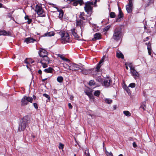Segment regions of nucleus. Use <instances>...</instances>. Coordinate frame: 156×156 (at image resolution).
<instances>
[{"mask_svg":"<svg viewBox=\"0 0 156 156\" xmlns=\"http://www.w3.org/2000/svg\"><path fill=\"white\" fill-rule=\"evenodd\" d=\"M70 98L71 100H73V97L71 96H70Z\"/></svg>","mask_w":156,"mask_h":156,"instance_id":"60","label":"nucleus"},{"mask_svg":"<svg viewBox=\"0 0 156 156\" xmlns=\"http://www.w3.org/2000/svg\"><path fill=\"white\" fill-rule=\"evenodd\" d=\"M32 22V20L31 19H29L27 20V23L28 24H30Z\"/></svg>","mask_w":156,"mask_h":156,"instance_id":"51","label":"nucleus"},{"mask_svg":"<svg viewBox=\"0 0 156 156\" xmlns=\"http://www.w3.org/2000/svg\"><path fill=\"white\" fill-rule=\"evenodd\" d=\"M94 36V38L96 40H98L100 38L101 35L99 33H96Z\"/></svg>","mask_w":156,"mask_h":156,"instance_id":"26","label":"nucleus"},{"mask_svg":"<svg viewBox=\"0 0 156 156\" xmlns=\"http://www.w3.org/2000/svg\"><path fill=\"white\" fill-rule=\"evenodd\" d=\"M47 79V78H45L44 79H42V82H44L45 80H46Z\"/></svg>","mask_w":156,"mask_h":156,"instance_id":"59","label":"nucleus"},{"mask_svg":"<svg viewBox=\"0 0 156 156\" xmlns=\"http://www.w3.org/2000/svg\"><path fill=\"white\" fill-rule=\"evenodd\" d=\"M119 13L116 19V22H119L120 21V19L122 18L123 16V13L122 12L121 9L119 8Z\"/></svg>","mask_w":156,"mask_h":156,"instance_id":"14","label":"nucleus"},{"mask_svg":"<svg viewBox=\"0 0 156 156\" xmlns=\"http://www.w3.org/2000/svg\"><path fill=\"white\" fill-rule=\"evenodd\" d=\"M136 86V84L134 83H132L129 84L128 87H131L132 88H134Z\"/></svg>","mask_w":156,"mask_h":156,"instance_id":"40","label":"nucleus"},{"mask_svg":"<svg viewBox=\"0 0 156 156\" xmlns=\"http://www.w3.org/2000/svg\"><path fill=\"white\" fill-rule=\"evenodd\" d=\"M96 80L99 83H102L103 81L102 80L100 76H98Z\"/></svg>","mask_w":156,"mask_h":156,"instance_id":"39","label":"nucleus"},{"mask_svg":"<svg viewBox=\"0 0 156 156\" xmlns=\"http://www.w3.org/2000/svg\"><path fill=\"white\" fill-rule=\"evenodd\" d=\"M21 106H25L28 104L26 99V96H24L21 100Z\"/></svg>","mask_w":156,"mask_h":156,"instance_id":"17","label":"nucleus"},{"mask_svg":"<svg viewBox=\"0 0 156 156\" xmlns=\"http://www.w3.org/2000/svg\"><path fill=\"white\" fill-rule=\"evenodd\" d=\"M130 71L133 76L135 79H136L138 78L139 74L138 72L134 68L130 70Z\"/></svg>","mask_w":156,"mask_h":156,"instance_id":"12","label":"nucleus"},{"mask_svg":"<svg viewBox=\"0 0 156 156\" xmlns=\"http://www.w3.org/2000/svg\"><path fill=\"white\" fill-rule=\"evenodd\" d=\"M100 93H101V92H100V90H97L95 91L94 92V95L95 96L98 97L99 96V95L100 94Z\"/></svg>","mask_w":156,"mask_h":156,"instance_id":"30","label":"nucleus"},{"mask_svg":"<svg viewBox=\"0 0 156 156\" xmlns=\"http://www.w3.org/2000/svg\"><path fill=\"white\" fill-rule=\"evenodd\" d=\"M62 43H66L71 41L70 38L68 33L65 31L60 32Z\"/></svg>","mask_w":156,"mask_h":156,"instance_id":"4","label":"nucleus"},{"mask_svg":"<svg viewBox=\"0 0 156 156\" xmlns=\"http://www.w3.org/2000/svg\"><path fill=\"white\" fill-rule=\"evenodd\" d=\"M9 34V33L8 32H7L6 31L4 30H0V35H8Z\"/></svg>","mask_w":156,"mask_h":156,"instance_id":"23","label":"nucleus"},{"mask_svg":"<svg viewBox=\"0 0 156 156\" xmlns=\"http://www.w3.org/2000/svg\"><path fill=\"white\" fill-rule=\"evenodd\" d=\"M58 56L62 60H63L64 61H68L69 60L67 58H65L62 55L59 54Z\"/></svg>","mask_w":156,"mask_h":156,"instance_id":"32","label":"nucleus"},{"mask_svg":"<svg viewBox=\"0 0 156 156\" xmlns=\"http://www.w3.org/2000/svg\"><path fill=\"white\" fill-rule=\"evenodd\" d=\"M154 0H150V1H151V2H152L153 3Z\"/></svg>","mask_w":156,"mask_h":156,"instance_id":"63","label":"nucleus"},{"mask_svg":"<svg viewBox=\"0 0 156 156\" xmlns=\"http://www.w3.org/2000/svg\"><path fill=\"white\" fill-rule=\"evenodd\" d=\"M54 69L51 67H49L47 69H46L44 70L45 72L48 73H52Z\"/></svg>","mask_w":156,"mask_h":156,"instance_id":"20","label":"nucleus"},{"mask_svg":"<svg viewBox=\"0 0 156 156\" xmlns=\"http://www.w3.org/2000/svg\"><path fill=\"white\" fill-rule=\"evenodd\" d=\"M25 19L26 20H28L29 19L28 18V16H27L25 17Z\"/></svg>","mask_w":156,"mask_h":156,"instance_id":"56","label":"nucleus"},{"mask_svg":"<svg viewBox=\"0 0 156 156\" xmlns=\"http://www.w3.org/2000/svg\"><path fill=\"white\" fill-rule=\"evenodd\" d=\"M41 63L42 64V66L44 68H45L46 67H47L48 66L47 65L48 63H46L43 62V63Z\"/></svg>","mask_w":156,"mask_h":156,"instance_id":"43","label":"nucleus"},{"mask_svg":"<svg viewBox=\"0 0 156 156\" xmlns=\"http://www.w3.org/2000/svg\"><path fill=\"white\" fill-rule=\"evenodd\" d=\"M125 89L129 95H130L131 94V91L128 87H126L125 88Z\"/></svg>","mask_w":156,"mask_h":156,"instance_id":"35","label":"nucleus"},{"mask_svg":"<svg viewBox=\"0 0 156 156\" xmlns=\"http://www.w3.org/2000/svg\"><path fill=\"white\" fill-rule=\"evenodd\" d=\"M2 4L0 3V8L2 7Z\"/></svg>","mask_w":156,"mask_h":156,"instance_id":"62","label":"nucleus"},{"mask_svg":"<svg viewBox=\"0 0 156 156\" xmlns=\"http://www.w3.org/2000/svg\"><path fill=\"white\" fill-rule=\"evenodd\" d=\"M116 56L118 58H121L122 59L124 58V55L121 53L117 52L116 53Z\"/></svg>","mask_w":156,"mask_h":156,"instance_id":"25","label":"nucleus"},{"mask_svg":"<svg viewBox=\"0 0 156 156\" xmlns=\"http://www.w3.org/2000/svg\"><path fill=\"white\" fill-rule=\"evenodd\" d=\"M86 22L81 19L76 20V26L80 27L81 29V33L83 32Z\"/></svg>","mask_w":156,"mask_h":156,"instance_id":"6","label":"nucleus"},{"mask_svg":"<svg viewBox=\"0 0 156 156\" xmlns=\"http://www.w3.org/2000/svg\"><path fill=\"white\" fill-rule=\"evenodd\" d=\"M92 90L90 89L86 90L85 91V92L86 94L90 98L92 96Z\"/></svg>","mask_w":156,"mask_h":156,"instance_id":"19","label":"nucleus"},{"mask_svg":"<svg viewBox=\"0 0 156 156\" xmlns=\"http://www.w3.org/2000/svg\"><path fill=\"white\" fill-rule=\"evenodd\" d=\"M113 32L112 39L116 41L119 40L122 35L121 28L119 27H116L114 30Z\"/></svg>","mask_w":156,"mask_h":156,"instance_id":"2","label":"nucleus"},{"mask_svg":"<svg viewBox=\"0 0 156 156\" xmlns=\"http://www.w3.org/2000/svg\"><path fill=\"white\" fill-rule=\"evenodd\" d=\"M110 26L109 25H108L106 27H105L104 28V31H108L110 28Z\"/></svg>","mask_w":156,"mask_h":156,"instance_id":"44","label":"nucleus"},{"mask_svg":"<svg viewBox=\"0 0 156 156\" xmlns=\"http://www.w3.org/2000/svg\"><path fill=\"white\" fill-rule=\"evenodd\" d=\"M26 99L28 104L29 102H30L31 103H32L33 98L32 97L26 96Z\"/></svg>","mask_w":156,"mask_h":156,"instance_id":"24","label":"nucleus"},{"mask_svg":"<svg viewBox=\"0 0 156 156\" xmlns=\"http://www.w3.org/2000/svg\"><path fill=\"white\" fill-rule=\"evenodd\" d=\"M105 154L107 156H113L112 153L111 152H109L107 151H106Z\"/></svg>","mask_w":156,"mask_h":156,"instance_id":"36","label":"nucleus"},{"mask_svg":"<svg viewBox=\"0 0 156 156\" xmlns=\"http://www.w3.org/2000/svg\"><path fill=\"white\" fill-rule=\"evenodd\" d=\"M123 114L126 116H131V113L128 111H125L123 112Z\"/></svg>","mask_w":156,"mask_h":156,"instance_id":"27","label":"nucleus"},{"mask_svg":"<svg viewBox=\"0 0 156 156\" xmlns=\"http://www.w3.org/2000/svg\"><path fill=\"white\" fill-rule=\"evenodd\" d=\"M63 12L62 11H61L60 12L58 17L59 18L61 19L63 16Z\"/></svg>","mask_w":156,"mask_h":156,"instance_id":"42","label":"nucleus"},{"mask_svg":"<svg viewBox=\"0 0 156 156\" xmlns=\"http://www.w3.org/2000/svg\"><path fill=\"white\" fill-rule=\"evenodd\" d=\"M64 147V145L62 144L61 143H59V148L60 149H63Z\"/></svg>","mask_w":156,"mask_h":156,"instance_id":"45","label":"nucleus"},{"mask_svg":"<svg viewBox=\"0 0 156 156\" xmlns=\"http://www.w3.org/2000/svg\"><path fill=\"white\" fill-rule=\"evenodd\" d=\"M71 31L72 35L76 39H78L79 38V36L77 34V31L75 28H73L71 29Z\"/></svg>","mask_w":156,"mask_h":156,"instance_id":"15","label":"nucleus"},{"mask_svg":"<svg viewBox=\"0 0 156 156\" xmlns=\"http://www.w3.org/2000/svg\"><path fill=\"white\" fill-rule=\"evenodd\" d=\"M27 60H30V61L31 60L30 59L26 58L24 61L27 64H30V62L28 61H27Z\"/></svg>","mask_w":156,"mask_h":156,"instance_id":"47","label":"nucleus"},{"mask_svg":"<svg viewBox=\"0 0 156 156\" xmlns=\"http://www.w3.org/2000/svg\"><path fill=\"white\" fill-rule=\"evenodd\" d=\"M38 73L40 74H41L42 73V71L40 69L38 71Z\"/></svg>","mask_w":156,"mask_h":156,"instance_id":"55","label":"nucleus"},{"mask_svg":"<svg viewBox=\"0 0 156 156\" xmlns=\"http://www.w3.org/2000/svg\"><path fill=\"white\" fill-rule=\"evenodd\" d=\"M68 105L70 109H72V108L73 106L70 103L68 104Z\"/></svg>","mask_w":156,"mask_h":156,"instance_id":"53","label":"nucleus"},{"mask_svg":"<svg viewBox=\"0 0 156 156\" xmlns=\"http://www.w3.org/2000/svg\"><path fill=\"white\" fill-rule=\"evenodd\" d=\"M43 96L47 98L48 99H50V97L49 95L46 94H43Z\"/></svg>","mask_w":156,"mask_h":156,"instance_id":"46","label":"nucleus"},{"mask_svg":"<svg viewBox=\"0 0 156 156\" xmlns=\"http://www.w3.org/2000/svg\"><path fill=\"white\" fill-rule=\"evenodd\" d=\"M118 156H123V155L122 154H120Z\"/></svg>","mask_w":156,"mask_h":156,"instance_id":"64","label":"nucleus"},{"mask_svg":"<svg viewBox=\"0 0 156 156\" xmlns=\"http://www.w3.org/2000/svg\"><path fill=\"white\" fill-rule=\"evenodd\" d=\"M125 65L126 66V69H128V67L127 63V62H126V63H125Z\"/></svg>","mask_w":156,"mask_h":156,"instance_id":"54","label":"nucleus"},{"mask_svg":"<svg viewBox=\"0 0 156 156\" xmlns=\"http://www.w3.org/2000/svg\"><path fill=\"white\" fill-rule=\"evenodd\" d=\"M127 63V65L128 66L129 68H130V70L134 68V67H133L132 64L131 63Z\"/></svg>","mask_w":156,"mask_h":156,"instance_id":"37","label":"nucleus"},{"mask_svg":"<svg viewBox=\"0 0 156 156\" xmlns=\"http://www.w3.org/2000/svg\"><path fill=\"white\" fill-rule=\"evenodd\" d=\"M80 19L86 22L88 20H89L91 19V18L89 16V17L85 15L84 12H80V14L79 16Z\"/></svg>","mask_w":156,"mask_h":156,"instance_id":"7","label":"nucleus"},{"mask_svg":"<svg viewBox=\"0 0 156 156\" xmlns=\"http://www.w3.org/2000/svg\"><path fill=\"white\" fill-rule=\"evenodd\" d=\"M63 78L62 76H59L57 77V80L59 83H62L63 81Z\"/></svg>","mask_w":156,"mask_h":156,"instance_id":"33","label":"nucleus"},{"mask_svg":"<svg viewBox=\"0 0 156 156\" xmlns=\"http://www.w3.org/2000/svg\"><path fill=\"white\" fill-rule=\"evenodd\" d=\"M105 103L108 104H111L112 102V101L111 99L109 98H105Z\"/></svg>","mask_w":156,"mask_h":156,"instance_id":"28","label":"nucleus"},{"mask_svg":"<svg viewBox=\"0 0 156 156\" xmlns=\"http://www.w3.org/2000/svg\"><path fill=\"white\" fill-rule=\"evenodd\" d=\"M42 58L41 61V63H50V60L48 57L46 55V56L42 57Z\"/></svg>","mask_w":156,"mask_h":156,"instance_id":"16","label":"nucleus"},{"mask_svg":"<svg viewBox=\"0 0 156 156\" xmlns=\"http://www.w3.org/2000/svg\"><path fill=\"white\" fill-rule=\"evenodd\" d=\"M97 0H95V2L93 3V1H88L85 3V6L84 9L85 11L90 16L92 12L93 7L92 5H94L95 6H96V3Z\"/></svg>","mask_w":156,"mask_h":156,"instance_id":"1","label":"nucleus"},{"mask_svg":"<svg viewBox=\"0 0 156 156\" xmlns=\"http://www.w3.org/2000/svg\"><path fill=\"white\" fill-rule=\"evenodd\" d=\"M145 104L146 102H143L141 104L140 108L144 110H145Z\"/></svg>","mask_w":156,"mask_h":156,"instance_id":"29","label":"nucleus"},{"mask_svg":"<svg viewBox=\"0 0 156 156\" xmlns=\"http://www.w3.org/2000/svg\"><path fill=\"white\" fill-rule=\"evenodd\" d=\"M112 83V81L111 79L108 77L105 79L102 84L105 87H108L111 85Z\"/></svg>","mask_w":156,"mask_h":156,"instance_id":"8","label":"nucleus"},{"mask_svg":"<svg viewBox=\"0 0 156 156\" xmlns=\"http://www.w3.org/2000/svg\"><path fill=\"white\" fill-rule=\"evenodd\" d=\"M54 34H55L53 32L51 31V32H48L47 33L44 34L43 35V36L51 37V36H54Z\"/></svg>","mask_w":156,"mask_h":156,"instance_id":"22","label":"nucleus"},{"mask_svg":"<svg viewBox=\"0 0 156 156\" xmlns=\"http://www.w3.org/2000/svg\"><path fill=\"white\" fill-rule=\"evenodd\" d=\"M145 44L147 45V47L148 45H149L150 44H151L150 42H149L148 43H146Z\"/></svg>","mask_w":156,"mask_h":156,"instance_id":"57","label":"nucleus"},{"mask_svg":"<svg viewBox=\"0 0 156 156\" xmlns=\"http://www.w3.org/2000/svg\"><path fill=\"white\" fill-rule=\"evenodd\" d=\"M38 54L41 57H42L47 55L48 52L46 50L42 48H40Z\"/></svg>","mask_w":156,"mask_h":156,"instance_id":"11","label":"nucleus"},{"mask_svg":"<svg viewBox=\"0 0 156 156\" xmlns=\"http://www.w3.org/2000/svg\"><path fill=\"white\" fill-rule=\"evenodd\" d=\"M133 146L134 147H137V145L135 142H133Z\"/></svg>","mask_w":156,"mask_h":156,"instance_id":"50","label":"nucleus"},{"mask_svg":"<svg viewBox=\"0 0 156 156\" xmlns=\"http://www.w3.org/2000/svg\"><path fill=\"white\" fill-rule=\"evenodd\" d=\"M35 41H36V40L34 39L31 37H28L25 39L24 42H26L27 44H28L33 42Z\"/></svg>","mask_w":156,"mask_h":156,"instance_id":"18","label":"nucleus"},{"mask_svg":"<svg viewBox=\"0 0 156 156\" xmlns=\"http://www.w3.org/2000/svg\"><path fill=\"white\" fill-rule=\"evenodd\" d=\"M12 14H10V13H9V14L8 15V16L9 17H11V16H12Z\"/></svg>","mask_w":156,"mask_h":156,"instance_id":"58","label":"nucleus"},{"mask_svg":"<svg viewBox=\"0 0 156 156\" xmlns=\"http://www.w3.org/2000/svg\"><path fill=\"white\" fill-rule=\"evenodd\" d=\"M80 67L79 65L76 64H73L69 66V69L72 71L78 70Z\"/></svg>","mask_w":156,"mask_h":156,"instance_id":"9","label":"nucleus"},{"mask_svg":"<svg viewBox=\"0 0 156 156\" xmlns=\"http://www.w3.org/2000/svg\"><path fill=\"white\" fill-rule=\"evenodd\" d=\"M33 105L34 108L36 109H37L38 108V106L37 104L36 103H34L33 104Z\"/></svg>","mask_w":156,"mask_h":156,"instance_id":"48","label":"nucleus"},{"mask_svg":"<svg viewBox=\"0 0 156 156\" xmlns=\"http://www.w3.org/2000/svg\"><path fill=\"white\" fill-rule=\"evenodd\" d=\"M101 64H99V63H98L97 64V66L96 68V70L97 71H98L101 67Z\"/></svg>","mask_w":156,"mask_h":156,"instance_id":"41","label":"nucleus"},{"mask_svg":"<svg viewBox=\"0 0 156 156\" xmlns=\"http://www.w3.org/2000/svg\"><path fill=\"white\" fill-rule=\"evenodd\" d=\"M95 81L93 80H90L89 82V85L90 86L94 85L95 84Z\"/></svg>","mask_w":156,"mask_h":156,"instance_id":"38","label":"nucleus"},{"mask_svg":"<svg viewBox=\"0 0 156 156\" xmlns=\"http://www.w3.org/2000/svg\"><path fill=\"white\" fill-rule=\"evenodd\" d=\"M33 98L35 100L36 98V97L34 95H33Z\"/></svg>","mask_w":156,"mask_h":156,"instance_id":"61","label":"nucleus"},{"mask_svg":"<svg viewBox=\"0 0 156 156\" xmlns=\"http://www.w3.org/2000/svg\"><path fill=\"white\" fill-rule=\"evenodd\" d=\"M104 57H103V58H102L101 60H100V61L98 63H99V64H101L104 61Z\"/></svg>","mask_w":156,"mask_h":156,"instance_id":"49","label":"nucleus"},{"mask_svg":"<svg viewBox=\"0 0 156 156\" xmlns=\"http://www.w3.org/2000/svg\"><path fill=\"white\" fill-rule=\"evenodd\" d=\"M35 10L37 14L41 17L45 16V13L41 5H37L35 6Z\"/></svg>","mask_w":156,"mask_h":156,"instance_id":"5","label":"nucleus"},{"mask_svg":"<svg viewBox=\"0 0 156 156\" xmlns=\"http://www.w3.org/2000/svg\"><path fill=\"white\" fill-rule=\"evenodd\" d=\"M72 1L73 2V4L75 6H76L78 4L81 5L83 4V0H73Z\"/></svg>","mask_w":156,"mask_h":156,"instance_id":"13","label":"nucleus"},{"mask_svg":"<svg viewBox=\"0 0 156 156\" xmlns=\"http://www.w3.org/2000/svg\"><path fill=\"white\" fill-rule=\"evenodd\" d=\"M64 1L68 3H70L71 2H72L73 0H64Z\"/></svg>","mask_w":156,"mask_h":156,"instance_id":"52","label":"nucleus"},{"mask_svg":"<svg viewBox=\"0 0 156 156\" xmlns=\"http://www.w3.org/2000/svg\"><path fill=\"white\" fill-rule=\"evenodd\" d=\"M133 4L132 2L131 1L129 2L128 5H126V8L128 12L131 13L132 11Z\"/></svg>","mask_w":156,"mask_h":156,"instance_id":"10","label":"nucleus"},{"mask_svg":"<svg viewBox=\"0 0 156 156\" xmlns=\"http://www.w3.org/2000/svg\"><path fill=\"white\" fill-rule=\"evenodd\" d=\"M147 50H148V51L149 55H151V44H150V45H148Z\"/></svg>","mask_w":156,"mask_h":156,"instance_id":"31","label":"nucleus"},{"mask_svg":"<svg viewBox=\"0 0 156 156\" xmlns=\"http://www.w3.org/2000/svg\"><path fill=\"white\" fill-rule=\"evenodd\" d=\"M80 69L81 70V72L83 74L87 75V74L89 72V70L87 69H86L83 68V67H81Z\"/></svg>","mask_w":156,"mask_h":156,"instance_id":"21","label":"nucleus"},{"mask_svg":"<svg viewBox=\"0 0 156 156\" xmlns=\"http://www.w3.org/2000/svg\"><path fill=\"white\" fill-rule=\"evenodd\" d=\"M29 117L28 116H24L22 119V121L19 124V126L18 129L19 131H23L26 128L27 125L28 123L29 120Z\"/></svg>","mask_w":156,"mask_h":156,"instance_id":"3","label":"nucleus"},{"mask_svg":"<svg viewBox=\"0 0 156 156\" xmlns=\"http://www.w3.org/2000/svg\"><path fill=\"white\" fill-rule=\"evenodd\" d=\"M110 17L111 18H114L115 16V12H111L109 14Z\"/></svg>","mask_w":156,"mask_h":156,"instance_id":"34","label":"nucleus"}]
</instances>
